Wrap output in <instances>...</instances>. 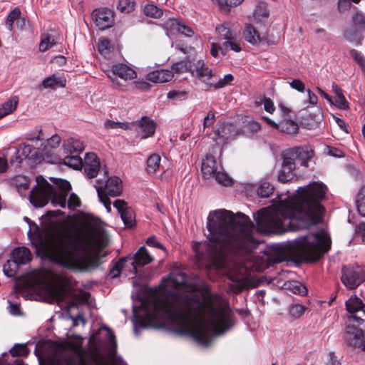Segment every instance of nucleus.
I'll list each match as a JSON object with an SVG mask.
<instances>
[{
	"label": "nucleus",
	"instance_id": "1",
	"mask_svg": "<svg viewBox=\"0 0 365 365\" xmlns=\"http://www.w3.org/2000/svg\"><path fill=\"white\" fill-rule=\"evenodd\" d=\"M328 188L322 182H312L299 187L297 193L281 200L273 207L254 213L256 228L250 217L242 212L222 209L210 212L207 217L208 242L194 246L197 261L207 269L222 270L240 292L247 284L250 270L261 271L271 263L256 265L250 261L251 253L259 240L256 231L263 234H282L316 225L322 219Z\"/></svg>",
	"mask_w": 365,
	"mask_h": 365
},
{
	"label": "nucleus",
	"instance_id": "2",
	"mask_svg": "<svg viewBox=\"0 0 365 365\" xmlns=\"http://www.w3.org/2000/svg\"><path fill=\"white\" fill-rule=\"evenodd\" d=\"M162 296L148 304H143L140 313L134 310V333L139 329L158 328L169 322L178 333L190 336L202 346L232 327V315L227 302L210 286L201 282L192 285L179 267H174L160 284Z\"/></svg>",
	"mask_w": 365,
	"mask_h": 365
},
{
	"label": "nucleus",
	"instance_id": "3",
	"mask_svg": "<svg viewBox=\"0 0 365 365\" xmlns=\"http://www.w3.org/2000/svg\"><path fill=\"white\" fill-rule=\"evenodd\" d=\"M25 219L29 223L28 237L32 245L51 261L81 272L96 268L102 263L101 257L105 255L101 251L108 239L98 218L86 214L73 232L62 231L50 236L29 218Z\"/></svg>",
	"mask_w": 365,
	"mask_h": 365
},
{
	"label": "nucleus",
	"instance_id": "4",
	"mask_svg": "<svg viewBox=\"0 0 365 365\" xmlns=\"http://www.w3.org/2000/svg\"><path fill=\"white\" fill-rule=\"evenodd\" d=\"M51 180L53 185L43 178H37V185L29 195V200L34 206L42 207L49 200L53 206L62 208L68 207L69 209L75 210L81 206V200L74 193L71 194L67 200L68 192L71 189L68 181L54 178H51Z\"/></svg>",
	"mask_w": 365,
	"mask_h": 365
},
{
	"label": "nucleus",
	"instance_id": "5",
	"mask_svg": "<svg viewBox=\"0 0 365 365\" xmlns=\"http://www.w3.org/2000/svg\"><path fill=\"white\" fill-rule=\"evenodd\" d=\"M34 284L42 287L52 302L58 304L66 301L71 296L69 290L72 279L48 269H38L32 274Z\"/></svg>",
	"mask_w": 365,
	"mask_h": 365
},
{
	"label": "nucleus",
	"instance_id": "6",
	"mask_svg": "<svg viewBox=\"0 0 365 365\" xmlns=\"http://www.w3.org/2000/svg\"><path fill=\"white\" fill-rule=\"evenodd\" d=\"M292 248L307 262H314L331 247V238L324 230L295 239Z\"/></svg>",
	"mask_w": 365,
	"mask_h": 365
},
{
	"label": "nucleus",
	"instance_id": "7",
	"mask_svg": "<svg viewBox=\"0 0 365 365\" xmlns=\"http://www.w3.org/2000/svg\"><path fill=\"white\" fill-rule=\"evenodd\" d=\"M39 365H85L82 339L68 341L66 348L53 346L48 354L38 356Z\"/></svg>",
	"mask_w": 365,
	"mask_h": 365
},
{
	"label": "nucleus",
	"instance_id": "8",
	"mask_svg": "<svg viewBox=\"0 0 365 365\" xmlns=\"http://www.w3.org/2000/svg\"><path fill=\"white\" fill-rule=\"evenodd\" d=\"M100 201L103 203L108 212L111 211V202L109 197H115L120 195L123 191L122 180L116 176H113L106 181V183H100L98 180L96 185Z\"/></svg>",
	"mask_w": 365,
	"mask_h": 365
},
{
	"label": "nucleus",
	"instance_id": "9",
	"mask_svg": "<svg viewBox=\"0 0 365 365\" xmlns=\"http://www.w3.org/2000/svg\"><path fill=\"white\" fill-rule=\"evenodd\" d=\"M108 331V344L106 354L97 353L94 357L96 365H127L123 359L116 353L115 337L111 330Z\"/></svg>",
	"mask_w": 365,
	"mask_h": 365
},
{
	"label": "nucleus",
	"instance_id": "10",
	"mask_svg": "<svg viewBox=\"0 0 365 365\" xmlns=\"http://www.w3.org/2000/svg\"><path fill=\"white\" fill-rule=\"evenodd\" d=\"M365 31V14L360 11L353 14L351 16V25L350 28L344 32V38L357 45L361 44V34Z\"/></svg>",
	"mask_w": 365,
	"mask_h": 365
},
{
	"label": "nucleus",
	"instance_id": "11",
	"mask_svg": "<svg viewBox=\"0 0 365 365\" xmlns=\"http://www.w3.org/2000/svg\"><path fill=\"white\" fill-rule=\"evenodd\" d=\"M341 282L345 287L353 289L365 280V269L361 267L342 269Z\"/></svg>",
	"mask_w": 365,
	"mask_h": 365
},
{
	"label": "nucleus",
	"instance_id": "12",
	"mask_svg": "<svg viewBox=\"0 0 365 365\" xmlns=\"http://www.w3.org/2000/svg\"><path fill=\"white\" fill-rule=\"evenodd\" d=\"M19 149L21 150V154L25 158L34 160L36 162H41L45 160V155H47L48 153L46 148H41L38 138L31 140V143L21 144Z\"/></svg>",
	"mask_w": 365,
	"mask_h": 365
},
{
	"label": "nucleus",
	"instance_id": "13",
	"mask_svg": "<svg viewBox=\"0 0 365 365\" xmlns=\"http://www.w3.org/2000/svg\"><path fill=\"white\" fill-rule=\"evenodd\" d=\"M346 310L349 313V321L356 322L358 324L365 323V305L356 296H351L346 302Z\"/></svg>",
	"mask_w": 365,
	"mask_h": 365
},
{
	"label": "nucleus",
	"instance_id": "14",
	"mask_svg": "<svg viewBox=\"0 0 365 365\" xmlns=\"http://www.w3.org/2000/svg\"><path fill=\"white\" fill-rule=\"evenodd\" d=\"M345 342L350 346L365 351L364 334L354 326L348 325L343 336Z\"/></svg>",
	"mask_w": 365,
	"mask_h": 365
},
{
	"label": "nucleus",
	"instance_id": "15",
	"mask_svg": "<svg viewBox=\"0 0 365 365\" xmlns=\"http://www.w3.org/2000/svg\"><path fill=\"white\" fill-rule=\"evenodd\" d=\"M108 77L111 81L118 87H120V83L116 79V76L124 81L134 79L137 77V73L134 69L124 63H117L111 67V75L109 73Z\"/></svg>",
	"mask_w": 365,
	"mask_h": 365
},
{
	"label": "nucleus",
	"instance_id": "16",
	"mask_svg": "<svg viewBox=\"0 0 365 365\" xmlns=\"http://www.w3.org/2000/svg\"><path fill=\"white\" fill-rule=\"evenodd\" d=\"M125 258L128 264L129 267H130V272L133 275L137 274L138 267H142L148 264L153 260V257L150 255L144 246L140 247L134 256H128Z\"/></svg>",
	"mask_w": 365,
	"mask_h": 365
},
{
	"label": "nucleus",
	"instance_id": "17",
	"mask_svg": "<svg viewBox=\"0 0 365 365\" xmlns=\"http://www.w3.org/2000/svg\"><path fill=\"white\" fill-rule=\"evenodd\" d=\"M92 18L100 30L110 28L114 24L113 11L108 8L95 9L92 13Z\"/></svg>",
	"mask_w": 365,
	"mask_h": 365
},
{
	"label": "nucleus",
	"instance_id": "18",
	"mask_svg": "<svg viewBox=\"0 0 365 365\" xmlns=\"http://www.w3.org/2000/svg\"><path fill=\"white\" fill-rule=\"evenodd\" d=\"M132 126L135 128L138 136L141 139H145L154 135L156 124L146 116L142 117L140 120L133 123Z\"/></svg>",
	"mask_w": 365,
	"mask_h": 365
},
{
	"label": "nucleus",
	"instance_id": "19",
	"mask_svg": "<svg viewBox=\"0 0 365 365\" xmlns=\"http://www.w3.org/2000/svg\"><path fill=\"white\" fill-rule=\"evenodd\" d=\"M286 155L294 160H299L302 166L307 167L308 161L314 156V150L310 145L299 146L289 149Z\"/></svg>",
	"mask_w": 365,
	"mask_h": 365
},
{
	"label": "nucleus",
	"instance_id": "20",
	"mask_svg": "<svg viewBox=\"0 0 365 365\" xmlns=\"http://www.w3.org/2000/svg\"><path fill=\"white\" fill-rule=\"evenodd\" d=\"M262 119L265 120L270 127L287 134H294L297 132L299 128L297 124L292 120L291 118L281 119L277 123L268 117L264 116Z\"/></svg>",
	"mask_w": 365,
	"mask_h": 365
},
{
	"label": "nucleus",
	"instance_id": "21",
	"mask_svg": "<svg viewBox=\"0 0 365 365\" xmlns=\"http://www.w3.org/2000/svg\"><path fill=\"white\" fill-rule=\"evenodd\" d=\"M192 73L199 78L205 84V90H210V86L213 80L212 70L205 66L203 61H197L195 68L192 70Z\"/></svg>",
	"mask_w": 365,
	"mask_h": 365
},
{
	"label": "nucleus",
	"instance_id": "22",
	"mask_svg": "<svg viewBox=\"0 0 365 365\" xmlns=\"http://www.w3.org/2000/svg\"><path fill=\"white\" fill-rule=\"evenodd\" d=\"M100 167L99 159L95 153H89L86 155L82 168L88 178L96 177L100 170Z\"/></svg>",
	"mask_w": 365,
	"mask_h": 365
},
{
	"label": "nucleus",
	"instance_id": "23",
	"mask_svg": "<svg viewBox=\"0 0 365 365\" xmlns=\"http://www.w3.org/2000/svg\"><path fill=\"white\" fill-rule=\"evenodd\" d=\"M113 206L118 210L120 217L126 227H132L135 222L133 210L127 206L126 202L122 200H116Z\"/></svg>",
	"mask_w": 365,
	"mask_h": 365
},
{
	"label": "nucleus",
	"instance_id": "24",
	"mask_svg": "<svg viewBox=\"0 0 365 365\" xmlns=\"http://www.w3.org/2000/svg\"><path fill=\"white\" fill-rule=\"evenodd\" d=\"M294 158L292 157H289L285 154L283 158L282 169L278 175L279 181L283 183L289 181L294 176Z\"/></svg>",
	"mask_w": 365,
	"mask_h": 365
},
{
	"label": "nucleus",
	"instance_id": "25",
	"mask_svg": "<svg viewBox=\"0 0 365 365\" xmlns=\"http://www.w3.org/2000/svg\"><path fill=\"white\" fill-rule=\"evenodd\" d=\"M217 165L215 158L210 155H206L202 160L201 171L205 178L210 179L213 178L215 172L217 170Z\"/></svg>",
	"mask_w": 365,
	"mask_h": 365
},
{
	"label": "nucleus",
	"instance_id": "26",
	"mask_svg": "<svg viewBox=\"0 0 365 365\" xmlns=\"http://www.w3.org/2000/svg\"><path fill=\"white\" fill-rule=\"evenodd\" d=\"M173 78V72L172 71L161 69L150 72L147 74V80L156 83H162L170 81Z\"/></svg>",
	"mask_w": 365,
	"mask_h": 365
},
{
	"label": "nucleus",
	"instance_id": "27",
	"mask_svg": "<svg viewBox=\"0 0 365 365\" xmlns=\"http://www.w3.org/2000/svg\"><path fill=\"white\" fill-rule=\"evenodd\" d=\"M63 148L66 153L70 154H80L85 148L83 143L76 138H69L64 140Z\"/></svg>",
	"mask_w": 365,
	"mask_h": 365
},
{
	"label": "nucleus",
	"instance_id": "28",
	"mask_svg": "<svg viewBox=\"0 0 365 365\" xmlns=\"http://www.w3.org/2000/svg\"><path fill=\"white\" fill-rule=\"evenodd\" d=\"M11 258L19 265L25 264L31 260V254L28 248L20 247L12 251Z\"/></svg>",
	"mask_w": 365,
	"mask_h": 365
},
{
	"label": "nucleus",
	"instance_id": "29",
	"mask_svg": "<svg viewBox=\"0 0 365 365\" xmlns=\"http://www.w3.org/2000/svg\"><path fill=\"white\" fill-rule=\"evenodd\" d=\"M161 167V157L159 154L153 153L147 159L146 172L148 174L150 175L156 174L160 170Z\"/></svg>",
	"mask_w": 365,
	"mask_h": 365
},
{
	"label": "nucleus",
	"instance_id": "30",
	"mask_svg": "<svg viewBox=\"0 0 365 365\" xmlns=\"http://www.w3.org/2000/svg\"><path fill=\"white\" fill-rule=\"evenodd\" d=\"M61 143V137L57 135H53L50 138H48L46 141L42 142L40 140V144L41 148H46L48 150V155H45V159L51 158L53 155V150L57 148Z\"/></svg>",
	"mask_w": 365,
	"mask_h": 365
},
{
	"label": "nucleus",
	"instance_id": "31",
	"mask_svg": "<svg viewBox=\"0 0 365 365\" xmlns=\"http://www.w3.org/2000/svg\"><path fill=\"white\" fill-rule=\"evenodd\" d=\"M66 79L63 76H58L53 74L46 78L42 81V86L45 88L55 89L58 87H64L66 86Z\"/></svg>",
	"mask_w": 365,
	"mask_h": 365
},
{
	"label": "nucleus",
	"instance_id": "32",
	"mask_svg": "<svg viewBox=\"0 0 365 365\" xmlns=\"http://www.w3.org/2000/svg\"><path fill=\"white\" fill-rule=\"evenodd\" d=\"M18 103V96H14L5 103L0 104V119L14 112L16 109Z\"/></svg>",
	"mask_w": 365,
	"mask_h": 365
},
{
	"label": "nucleus",
	"instance_id": "33",
	"mask_svg": "<svg viewBox=\"0 0 365 365\" xmlns=\"http://www.w3.org/2000/svg\"><path fill=\"white\" fill-rule=\"evenodd\" d=\"M245 39L252 45L260 42V36L257 29L250 24H247L243 31Z\"/></svg>",
	"mask_w": 365,
	"mask_h": 365
},
{
	"label": "nucleus",
	"instance_id": "34",
	"mask_svg": "<svg viewBox=\"0 0 365 365\" xmlns=\"http://www.w3.org/2000/svg\"><path fill=\"white\" fill-rule=\"evenodd\" d=\"M269 15V11L264 2H259L253 11V19L257 23L264 22L268 19Z\"/></svg>",
	"mask_w": 365,
	"mask_h": 365
},
{
	"label": "nucleus",
	"instance_id": "35",
	"mask_svg": "<svg viewBox=\"0 0 365 365\" xmlns=\"http://www.w3.org/2000/svg\"><path fill=\"white\" fill-rule=\"evenodd\" d=\"M228 51H233L235 52H240L241 51L240 40L237 38V34L232 36V38L226 39L222 44V54L225 55Z\"/></svg>",
	"mask_w": 365,
	"mask_h": 365
},
{
	"label": "nucleus",
	"instance_id": "36",
	"mask_svg": "<svg viewBox=\"0 0 365 365\" xmlns=\"http://www.w3.org/2000/svg\"><path fill=\"white\" fill-rule=\"evenodd\" d=\"M56 43V37L51 34H43L41 36V41L39 43V50L41 52H45Z\"/></svg>",
	"mask_w": 365,
	"mask_h": 365
},
{
	"label": "nucleus",
	"instance_id": "37",
	"mask_svg": "<svg viewBox=\"0 0 365 365\" xmlns=\"http://www.w3.org/2000/svg\"><path fill=\"white\" fill-rule=\"evenodd\" d=\"M215 31L219 38L225 40L230 39L232 38V36L236 34L235 31L230 29L227 23L217 25L215 28Z\"/></svg>",
	"mask_w": 365,
	"mask_h": 365
},
{
	"label": "nucleus",
	"instance_id": "38",
	"mask_svg": "<svg viewBox=\"0 0 365 365\" xmlns=\"http://www.w3.org/2000/svg\"><path fill=\"white\" fill-rule=\"evenodd\" d=\"M83 160L79 154H71L63 159V164L76 170L81 169L83 167Z\"/></svg>",
	"mask_w": 365,
	"mask_h": 365
},
{
	"label": "nucleus",
	"instance_id": "39",
	"mask_svg": "<svg viewBox=\"0 0 365 365\" xmlns=\"http://www.w3.org/2000/svg\"><path fill=\"white\" fill-rule=\"evenodd\" d=\"M285 288L295 294L304 295L307 292V287L298 281H289L284 284Z\"/></svg>",
	"mask_w": 365,
	"mask_h": 365
},
{
	"label": "nucleus",
	"instance_id": "40",
	"mask_svg": "<svg viewBox=\"0 0 365 365\" xmlns=\"http://www.w3.org/2000/svg\"><path fill=\"white\" fill-rule=\"evenodd\" d=\"M172 26L173 29L178 31L179 34L185 35L187 37L192 36L194 34L192 29L190 26L185 24L181 21L177 19L173 21Z\"/></svg>",
	"mask_w": 365,
	"mask_h": 365
},
{
	"label": "nucleus",
	"instance_id": "41",
	"mask_svg": "<svg viewBox=\"0 0 365 365\" xmlns=\"http://www.w3.org/2000/svg\"><path fill=\"white\" fill-rule=\"evenodd\" d=\"M233 81L234 76L232 74H226L222 78H220L217 81L215 82L213 79L210 86V89L218 90L225 88L230 85Z\"/></svg>",
	"mask_w": 365,
	"mask_h": 365
},
{
	"label": "nucleus",
	"instance_id": "42",
	"mask_svg": "<svg viewBox=\"0 0 365 365\" xmlns=\"http://www.w3.org/2000/svg\"><path fill=\"white\" fill-rule=\"evenodd\" d=\"M19 267V265L11 258L3 266L4 273L8 277H13L16 275Z\"/></svg>",
	"mask_w": 365,
	"mask_h": 365
},
{
	"label": "nucleus",
	"instance_id": "43",
	"mask_svg": "<svg viewBox=\"0 0 365 365\" xmlns=\"http://www.w3.org/2000/svg\"><path fill=\"white\" fill-rule=\"evenodd\" d=\"M356 202L359 213L365 217V185L359 190Z\"/></svg>",
	"mask_w": 365,
	"mask_h": 365
},
{
	"label": "nucleus",
	"instance_id": "44",
	"mask_svg": "<svg viewBox=\"0 0 365 365\" xmlns=\"http://www.w3.org/2000/svg\"><path fill=\"white\" fill-rule=\"evenodd\" d=\"M172 70L177 73H184L189 70L192 71L191 62L187 59L175 62L172 66Z\"/></svg>",
	"mask_w": 365,
	"mask_h": 365
},
{
	"label": "nucleus",
	"instance_id": "45",
	"mask_svg": "<svg viewBox=\"0 0 365 365\" xmlns=\"http://www.w3.org/2000/svg\"><path fill=\"white\" fill-rule=\"evenodd\" d=\"M274 191V186L269 182H262L257 187V192L260 197H268Z\"/></svg>",
	"mask_w": 365,
	"mask_h": 365
},
{
	"label": "nucleus",
	"instance_id": "46",
	"mask_svg": "<svg viewBox=\"0 0 365 365\" xmlns=\"http://www.w3.org/2000/svg\"><path fill=\"white\" fill-rule=\"evenodd\" d=\"M127 267L129 268V266L125 258L120 259L110 270V274L111 275V277H118L120 272Z\"/></svg>",
	"mask_w": 365,
	"mask_h": 365
},
{
	"label": "nucleus",
	"instance_id": "47",
	"mask_svg": "<svg viewBox=\"0 0 365 365\" xmlns=\"http://www.w3.org/2000/svg\"><path fill=\"white\" fill-rule=\"evenodd\" d=\"M21 16V11L19 8L14 9L8 15L5 26L6 29L11 31L13 30V24L15 21L19 20Z\"/></svg>",
	"mask_w": 365,
	"mask_h": 365
},
{
	"label": "nucleus",
	"instance_id": "48",
	"mask_svg": "<svg viewBox=\"0 0 365 365\" xmlns=\"http://www.w3.org/2000/svg\"><path fill=\"white\" fill-rule=\"evenodd\" d=\"M143 11L147 16L152 18H160L163 15V11L153 4H148L145 6Z\"/></svg>",
	"mask_w": 365,
	"mask_h": 365
},
{
	"label": "nucleus",
	"instance_id": "49",
	"mask_svg": "<svg viewBox=\"0 0 365 365\" xmlns=\"http://www.w3.org/2000/svg\"><path fill=\"white\" fill-rule=\"evenodd\" d=\"M12 357L26 356L29 354V350L24 344H16L10 350Z\"/></svg>",
	"mask_w": 365,
	"mask_h": 365
},
{
	"label": "nucleus",
	"instance_id": "50",
	"mask_svg": "<svg viewBox=\"0 0 365 365\" xmlns=\"http://www.w3.org/2000/svg\"><path fill=\"white\" fill-rule=\"evenodd\" d=\"M110 43L108 38H101L98 43V49L101 54L106 56L110 52Z\"/></svg>",
	"mask_w": 365,
	"mask_h": 365
},
{
	"label": "nucleus",
	"instance_id": "51",
	"mask_svg": "<svg viewBox=\"0 0 365 365\" xmlns=\"http://www.w3.org/2000/svg\"><path fill=\"white\" fill-rule=\"evenodd\" d=\"M135 3L130 0H120L118 4V9L122 13H130L134 10Z\"/></svg>",
	"mask_w": 365,
	"mask_h": 365
},
{
	"label": "nucleus",
	"instance_id": "52",
	"mask_svg": "<svg viewBox=\"0 0 365 365\" xmlns=\"http://www.w3.org/2000/svg\"><path fill=\"white\" fill-rule=\"evenodd\" d=\"M105 128L107 130H113V129H122L127 130L129 128L128 125L125 123L122 122H115L113 120H108L104 123Z\"/></svg>",
	"mask_w": 365,
	"mask_h": 365
},
{
	"label": "nucleus",
	"instance_id": "53",
	"mask_svg": "<svg viewBox=\"0 0 365 365\" xmlns=\"http://www.w3.org/2000/svg\"><path fill=\"white\" fill-rule=\"evenodd\" d=\"M215 178V180L223 185H228L231 182V180L229 178V176L222 172H220L217 170L213 176Z\"/></svg>",
	"mask_w": 365,
	"mask_h": 365
},
{
	"label": "nucleus",
	"instance_id": "54",
	"mask_svg": "<svg viewBox=\"0 0 365 365\" xmlns=\"http://www.w3.org/2000/svg\"><path fill=\"white\" fill-rule=\"evenodd\" d=\"M350 55L359 65L361 69L365 68V58L359 51L355 49H352L350 51Z\"/></svg>",
	"mask_w": 365,
	"mask_h": 365
},
{
	"label": "nucleus",
	"instance_id": "55",
	"mask_svg": "<svg viewBox=\"0 0 365 365\" xmlns=\"http://www.w3.org/2000/svg\"><path fill=\"white\" fill-rule=\"evenodd\" d=\"M304 307L299 304H294L289 308V312L294 317H300L304 312Z\"/></svg>",
	"mask_w": 365,
	"mask_h": 365
},
{
	"label": "nucleus",
	"instance_id": "56",
	"mask_svg": "<svg viewBox=\"0 0 365 365\" xmlns=\"http://www.w3.org/2000/svg\"><path fill=\"white\" fill-rule=\"evenodd\" d=\"M278 113L279 114L282 119L291 118L292 110L289 108L280 103L278 104Z\"/></svg>",
	"mask_w": 365,
	"mask_h": 365
},
{
	"label": "nucleus",
	"instance_id": "57",
	"mask_svg": "<svg viewBox=\"0 0 365 365\" xmlns=\"http://www.w3.org/2000/svg\"><path fill=\"white\" fill-rule=\"evenodd\" d=\"M186 93L185 91H172L168 93V98L171 100L181 101L186 98Z\"/></svg>",
	"mask_w": 365,
	"mask_h": 365
},
{
	"label": "nucleus",
	"instance_id": "58",
	"mask_svg": "<svg viewBox=\"0 0 365 365\" xmlns=\"http://www.w3.org/2000/svg\"><path fill=\"white\" fill-rule=\"evenodd\" d=\"M289 86L292 89H294L300 93L305 91V85L299 79H294L289 83Z\"/></svg>",
	"mask_w": 365,
	"mask_h": 365
},
{
	"label": "nucleus",
	"instance_id": "59",
	"mask_svg": "<svg viewBox=\"0 0 365 365\" xmlns=\"http://www.w3.org/2000/svg\"><path fill=\"white\" fill-rule=\"evenodd\" d=\"M215 113L212 110L207 113V115L204 118L203 127L204 128L212 126L215 123Z\"/></svg>",
	"mask_w": 365,
	"mask_h": 365
},
{
	"label": "nucleus",
	"instance_id": "60",
	"mask_svg": "<svg viewBox=\"0 0 365 365\" xmlns=\"http://www.w3.org/2000/svg\"><path fill=\"white\" fill-rule=\"evenodd\" d=\"M308 101L307 102V108L313 107L317 105L318 98L317 96L312 92L309 89L307 90Z\"/></svg>",
	"mask_w": 365,
	"mask_h": 365
},
{
	"label": "nucleus",
	"instance_id": "61",
	"mask_svg": "<svg viewBox=\"0 0 365 365\" xmlns=\"http://www.w3.org/2000/svg\"><path fill=\"white\" fill-rule=\"evenodd\" d=\"M327 153L335 158H342L344 156L343 151L341 150L336 148L334 147L328 146L327 147Z\"/></svg>",
	"mask_w": 365,
	"mask_h": 365
},
{
	"label": "nucleus",
	"instance_id": "62",
	"mask_svg": "<svg viewBox=\"0 0 365 365\" xmlns=\"http://www.w3.org/2000/svg\"><path fill=\"white\" fill-rule=\"evenodd\" d=\"M351 6V2L349 0H339L338 9L340 12L348 11Z\"/></svg>",
	"mask_w": 365,
	"mask_h": 365
},
{
	"label": "nucleus",
	"instance_id": "63",
	"mask_svg": "<svg viewBox=\"0 0 365 365\" xmlns=\"http://www.w3.org/2000/svg\"><path fill=\"white\" fill-rule=\"evenodd\" d=\"M263 104H264V108L267 113H272L274 111L275 107H274V103L271 99L266 98H264Z\"/></svg>",
	"mask_w": 365,
	"mask_h": 365
},
{
	"label": "nucleus",
	"instance_id": "64",
	"mask_svg": "<svg viewBox=\"0 0 365 365\" xmlns=\"http://www.w3.org/2000/svg\"><path fill=\"white\" fill-rule=\"evenodd\" d=\"M356 233L361 237L362 242L365 243V222L361 223L356 227Z\"/></svg>",
	"mask_w": 365,
	"mask_h": 365
}]
</instances>
